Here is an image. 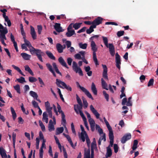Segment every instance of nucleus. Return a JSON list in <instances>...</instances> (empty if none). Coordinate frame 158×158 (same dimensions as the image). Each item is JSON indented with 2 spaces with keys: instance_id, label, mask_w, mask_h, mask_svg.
<instances>
[{
  "instance_id": "24",
  "label": "nucleus",
  "mask_w": 158,
  "mask_h": 158,
  "mask_svg": "<svg viewBox=\"0 0 158 158\" xmlns=\"http://www.w3.org/2000/svg\"><path fill=\"white\" fill-rule=\"evenodd\" d=\"M62 47V45L60 43H57L56 44V48L59 53H61L63 52Z\"/></svg>"
},
{
  "instance_id": "17",
  "label": "nucleus",
  "mask_w": 158,
  "mask_h": 158,
  "mask_svg": "<svg viewBox=\"0 0 158 158\" xmlns=\"http://www.w3.org/2000/svg\"><path fill=\"white\" fill-rule=\"evenodd\" d=\"M54 28L56 31L58 32L63 31L62 27L60 26V23H56L54 26Z\"/></svg>"
},
{
  "instance_id": "51",
  "label": "nucleus",
  "mask_w": 158,
  "mask_h": 158,
  "mask_svg": "<svg viewBox=\"0 0 158 158\" xmlns=\"http://www.w3.org/2000/svg\"><path fill=\"white\" fill-rule=\"evenodd\" d=\"M103 95L104 96V97H105V99H106V101L108 102L109 101V94H107L106 93V92L105 90H104L103 91Z\"/></svg>"
},
{
  "instance_id": "19",
  "label": "nucleus",
  "mask_w": 158,
  "mask_h": 158,
  "mask_svg": "<svg viewBox=\"0 0 158 158\" xmlns=\"http://www.w3.org/2000/svg\"><path fill=\"white\" fill-rule=\"evenodd\" d=\"M112 155V151L110 146L106 148V153L105 155L106 158L110 157Z\"/></svg>"
},
{
  "instance_id": "45",
  "label": "nucleus",
  "mask_w": 158,
  "mask_h": 158,
  "mask_svg": "<svg viewBox=\"0 0 158 158\" xmlns=\"http://www.w3.org/2000/svg\"><path fill=\"white\" fill-rule=\"evenodd\" d=\"M79 46L81 48L86 49L87 46V44L86 43L83 44L82 43H80L79 44Z\"/></svg>"
},
{
  "instance_id": "18",
  "label": "nucleus",
  "mask_w": 158,
  "mask_h": 158,
  "mask_svg": "<svg viewBox=\"0 0 158 158\" xmlns=\"http://www.w3.org/2000/svg\"><path fill=\"white\" fill-rule=\"evenodd\" d=\"M31 27V35L32 38L33 40H35L36 39L37 35L34 28L31 26H30Z\"/></svg>"
},
{
  "instance_id": "11",
  "label": "nucleus",
  "mask_w": 158,
  "mask_h": 158,
  "mask_svg": "<svg viewBox=\"0 0 158 158\" xmlns=\"http://www.w3.org/2000/svg\"><path fill=\"white\" fill-rule=\"evenodd\" d=\"M102 66L103 69L102 72V77L106 80H108V78L107 74V68L105 64H102Z\"/></svg>"
},
{
  "instance_id": "7",
  "label": "nucleus",
  "mask_w": 158,
  "mask_h": 158,
  "mask_svg": "<svg viewBox=\"0 0 158 158\" xmlns=\"http://www.w3.org/2000/svg\"><path fill=\"white\" fill-rule=\"evenodd\" d=\"M121 60L120 56L118 52L115 54V62L116 67L119 69H120V65L121 64Z\"/></svg>"
},
{
  "instance_id": "44",
  "label": "nucleus",
  "mask_w": 158,
  "mask_h": 158,
  "mask_svg": "<svg viewBox=\"0 0 158 158\" xmlns=\"http://www.w3.org/2000/svg\"><path fill=\"white\" fill-rule=\"evenodd\" d=\"M34 98H38V95L36 93L32 91H31L29 93Z\"/></svg>"
},
{
  "instance_id": "23",
  "label": "nucleus",
  "mask_w": 158,
  "mask_h": 158,
  "mask_svg": "<svg viewBox=\"0 0 158 158\" xmlns=\"http://www.w3.org/2000/svg\"><path fill=\"white\" fill-rule=\"evenodd\" d=\"M104 122L106 123V124L107 127V128L109 131V133L113 132V130H112L111 127L110 125L108 122L107 121L105 117L103 118Z\"/></svg>"
},
{
  "instance_id": "42",
  "label": "nucleus",
  "mask_w": 158,
  "mask_h": 158,
  "mask_svg": "<svg viewBox=\"0 0 158 158\" xmlns=\"http://www.w3.org/2000/svg\"><path fill=\"white\" fill-rule=\"evenodd\" d=\"M14 88L18 93L19 94L21 93L20 87L19 85L17 84L14 86Z\"/></svg>"
},
{
  "instance_id": "38",
  "label": "nucleus",
  "mask_w": 158,
  "mask_h": 158,
  "mask_svg": "<svg viewBox=\"0 0 158 158\" xmlns=\"http://www.w3.org/2000/svg\"><path fill=\"white\" fill-rule=\"evenodd\" d=\"M81 24V23H77L74 24L73 23V27L74 28L75 30H77L80 27Z\"/></svg>"
},
{
  "instance_id": "33",
  "label": "nucleus",
  "mask_w": 158,
  "mask_h": 158,
  "mask_svg": "<svg viewBox=\"0 0 158 158\" xmlns=\"http://www.w3.org/2000/svg\"><path fill=\"white\" fill-rule=\"evenodd\" d=\"M10 109L13 119L14 120H15L17 117L16 114L14 109L12 107H10Z\"/></svg>"
},
{
  "instance_id": "57",
  "label": "nucleus",
  "mask_w": 158,
  "mask_h": 158,
  "mask_svg": "<svg viewBox=\"0 0 158 158\" xmlns=\"http://www.w3.org/2000/svg\"><path fill=\"white\" fill-rule=\"evenodd\" d=\"M154 80L153 78H152L148 82V86H150L152 85H153Z\"/></svg>"
},
{
  "instance_id": "1",
  "label": "nucleus",
  "mask_w": 158,
  "mask_h": 158,
  "mask_svg": "<svg viewBox=\"0 0 158 158\" xmlns=\"http://www.w3.org/2000/svg\"><path fill=\"white\" fill-rule=\"evenodd\" d=\"M24 41L25 44L30 48L29 51L32 55L36 54L39 60L41 62H43L42 56L45 55V53L41 51L40 49H35L31 45L30 42L28 40H27L26 38L24 39Z\"/></svg>"
},
{
  "instance_id": "25",
  "label": "nucleus",
  "mask_w": 158,
  "mask_h": 158,
  "mask_svg": "<svg viewBox=\"0 0 158 158\" xmlns=\"http://www.w3.org/2000/svg\"><path fill=\"white\" fill-rule=\"evenodd\" d=\"M91 89L94 94L97 95V90L96 87L95 85L94 82L92 83L91 86Z\"/></svg>"
},
{
  "instance_id": "16",
  "label": "nucleus",
  "mask_w": 158,
  "mask_h": 158,
  "mask_svg": "<svg viewBox=\"0 0 158 158\" xmlns=\"http://www.w3.org/2000/svg\"><path fill=\"white\" fill-rule=\"evenodd\" d=\"M82 104H77L76 105H76H74V110L76 113L77 114H79V112L80 111H81L82 109Z\"/></svg>"
},
{
  "instance_id": "28",
  "label": "nucleus",
  "mask_w": 158,
  "mask_h": 158,
  "mask_svg": "<svg viewBox=\"0 0 158 158\" xmlns=\"http://www.w3.org/2000/svg\"><path fill=\"white\" fill-rule=\"evenodd\" d=\"M96 27H95V26L94 25H91L89 29H87L86 31V33L88 34H90L92 32L94 31V28H96Z\"/></svg>"
},
{
  "instance_id": "47",
  "label": "nucleus",
  "mask_w": 158,
  "mask_h": 158,
  "mask_svg": "<svg viewBox=\"0 0 158 158\" xmlns=\"http://www.w3.org/2000/svg\"><path fill=\"white\" fill-rule=\"evenodd\" d=\"M82 99L83 103V108L84 109H86L88 106V103L85 99L84 98H82Z\"/></svg>"
},
{
  "instance_id": "21",
  "label": "nucleus",
  "mask_w": 158,
  "mask_h": 158,
  "mask_svg": "<svg viewBox=\"0 0 158 158\" xmlns=\"http://www.w3.org/2000/svg\"><path fill=\"white\" fill-rule=\"evenodd\" d=\"M21 55L23 59L26 60H29L31 57V56L30 55L25 52L21 53Z\"/></svg>"
},
{
  "instance_id": "26",
  "label": "nucleus",
  "mask_w": 158,
  "mask_h": 158,
  "mask_svg": "<svg viewBox=\"0 0 158 158\" xmlns=\"http://www.w3.org/2000/svg\"><path fill=\"white\" fill-rule=\"evenodd\" d=\"M67 32L66 33V35L68 37H70L74 35H76L75 31L74 30H67Z\"/></svg>"
},
{
  "instance_id": "6",
  "label": "nucleus",
  "mask_w": 158,
  "mask_h": 158,
  "mask_svg": "<svg viewBox=\"0 0 158 158\" xmlns=\"http://www.w3.org/2000/svg\"><path fill=\"white\" fill-rule=\"evenodd\" d=\"M45 105L46 110L48 114L49 117L52 118V107H51L50 104L48 101H47L45 102Z\"/></svg>"
},
{
  "instance_id": "53",
  "label": "nucleus",
  "mask_w": 158,
  "mask_h": 158,
  "mask_svg": "<svg viewBox=\"0 0 158 158\" xmlns=\"http://www.w3.org/2000/svg\"><path fill=\"white\" fill-rule=\"evenodd\" d=\"M46 66L47 67L48 69L50 72L53 70L52 65L50 64L47 63L46 64Z\"/></svg>"
},
{
  "instance_id": "22",
  "label": "nucleus",
  "mask_w": 158,
  "mask_h": 158,
  "mask_svg": "<svg viewBox=\"0 0 158 158\" xmlns=\"http://www.w3.org/2000/svg\"><path fill=\"white\" fill-rule=\"evenodd\" d=\"M48 130L50 131H54L55 130L54 126L53 124V122L52 120L49 121L48 125Z\"/></svg>"
},
{
  "instance_id": "9",
  "label": "nucleus",
  "mask_w": 158,
  "mask_h": 158,
  "mask_svg": "<svg viewBox=\"0 0 158 158\" xmlns=\"http://www.w3.org/2000/svg\"><path fill=\"white\" fill-rule=\"evenodd\" d=\"M103 20L102 18L100 17H98L93 21V25L95 26L96 27V26L102 23Z\"/></svg>"
},
{
  "instance_id": "31",
  "label": "nucleus",
  "mask_w": 158,
  "mask_h": 158,
  "mask_svg": "<svg viewBox=\"0 0 158 158\" xmlns=\"http://www.w3.org/2000/svg\"><path fill=\"white\" fill-rule=\"evenodd\" d=\"M43 120L46 123H48V115L46 112H44L43 113Z\"/></svg>"
},
{
  "instance_id": "8",
  "label": "nucleus",
  "mask_w": 158,
  "mask_h": 158,
  "mask_svg": "<svg viewBox=\"0 0 158 158\" xmlns=\"http://www.w3.org/2000/svg\"><path fill=\"white\" fill-rule=\"evenodd\" d=\"M0 155L2 158H10V156L8 155L7 156L5 150L2 147H0Z\"/></svg>"
},
{
  "instance_id": "43",
  "label": "nucleus",
  "mask_w": 158,
  "mask_h": 158,
  "mask_svg": "<svg viewBox=\"0 0 158 158\" xmlns=\"http://www.w3.org/2000/svg\"><path fill=\"white\" fill-rule=\"evenodd\" d=\"M13 144L14 148H15V143L16 140V134L14 132L12 133Z\"/></svg>"
},
{
  "instance_id": "39",
  "label": "nucleus",
  "mask_w": 158,
  "mask_h": 158,
  "mask_svg": "<svg viewBox=\"0 0 158 158\" xmlns=\"http://www.w3.org/2000/svg\"><path fill=\"white\" fill-rule=\"evenodd\" d=\"M93 58L96 65H98L99 64L98 62V60L97 58L96 52L93 53Z\"/></svg>"
},
{
  "instance_id": "34",
  "label": "nucleus",
  "mask_w": 158,
  "mask_h": 158,
  "mask_svg": "<svg viewBox=\"0 0 158 158\" xmlns=\"http://www.w3.org/2000/svg\"><path fill=\"white\" fill-rule=\"evenodd\" d=\"M64 130V128L63 127H58L56 130V134L58 135L62 133Z\"/></svg>"
},
{
  "instance_id": "56",
  "label": "nucleus",
  "mask_w": 158,
  "mask_h": 158,
  "mask_svg": "<svg viewBox=\"0 0 158 158\" xmlns=\"http://www.w3.org/2000/svg\"><path fill=\"white\" fill-rule=\"evenodd\" d=\"M99 36V35H96L94 36H91L89 39V40L90 41H94V39H96L97 40H98V38Z\"/></svg>"
},
{
  "instance_id": "27",
  "label": "nucleus",
  "mask_w": 158,
  "mask_h": 158,
  "mask_svg": "<svg viewBox=\"0 0 158 158\" xmlns=\"http://www.w3.org/2000/svg\"><path fill=\"white\" fill-rule=\"evenodd\" d=\"M101 83L102 88L106 90H108V89L107 88V85L102 78L101 79Z\"/></svg>"
},
{
  "instance_id": "32",
  "label": "nucleus",
  "mask_w": 158,
  "mask_h": 158,
  "mask_svg": "<svg viewBox=\"0 0 158 158\" xmlns=\"http://www.w3.org/2000/svg\"><path fill=\"white\" fill-rule=\"evenodd\" d=\"M65 117V116L64 114L61 115V124L64 127H65V125L66 124V121Z\"/></svg>"
},
{
  "instance_id": "3",
  "label": "nucleus",
  "mask_w": 158,
  "mask_h": 158,
  "mask_svg": "<svg viewBox=\"0 0 158 158\" xmlns=\"http://www.w3.org/2000/svg\"><path fill=\"white\" fill-rule=\"evenodd\" d=\"M56 84L58 87L61 88L63 89L65 88L67 90L70 91H72V88L69 85H67L65 82L61 81L60 79H56Z\"/></svg>"
},
{
  "instance_id": "62",
  "label": "nucleus",
  "mask_w": 158,
  "mask_h": 158,
  "mask_svg": "<svg viewBox=\"0 0 158 158\" xmlns=\"http://www.w3.org/2000/svg\"><path fill=\"white\" fill-rule=\"evenodd\" d=\"M36 147L37 149H38L39 148V144L40 143V139H39L37 138L36 139Z\"/></svg>"
},
{
  "instance_id": "2",
  "label": "nucleus",
  "mask_w": 158,
  "mask_h": 158,
  "mask_svg": "<svg viewBox=\"0 0 158 158\" xmlns=\"http://www.w3.org/2000/svg\"><path fill=\"white\" fill-rule=\"evenodd\" d=\"M102 38L103 39V42L105 46L109 48V52L111 55L113 56L115 54V48L112 44H109L108 45V40L107 38L106 37L102 36Z\"/></svg>"
},
{
  "instance_id": "54",
  "label": "nucleus",
  "mask_w": 158,
  "mask_h": 158,
  "mask_svg": "<svg viewBox=\"0 0 158 158\" xmlns=\"http://www.w3.org/2000/svg\"><path fill=\"white\" fill-rule=\"evenodd\" d=\"M37 80V79L34 77H29V81L31 82H35Z\"/></svg>"
},
{
  "instance_id": "5",
  "label": "nucleus",
  "mask_w": 158,
  "mask_h": 158,
  "mask_svg": "<svg viewBox=\"0 0 158 158\" xmlns=\"http://www.w3.org/2000/svg\"><path fill=\"white\" fill-rule=\"evenodd\" d=\"M77 86L79 87L81 89L83 92L89 98H91L92 100H93L94 98L92 97V95L89 93V92L84 87L81 86L79 84V83L77 82Z\"/></svg>"
},
{
  "instance_id": "49",
  "label": "nucleus",
  "mask_w": 158,
  "mask_h": 158,
  "mask_svg": "<svg viewBox=\"0 0 158 158\" xmlns=\"http://www.w3.org/2000/svg\"><path fill=\"white\" fill-rule=\"evenodd\" d=\"M79 138L83 142H85V133L81 132V133L80 136Z\"/></svg>"
},
{
  "instance_id": "48",
  "label": "nucleus",
  "mask_w": 158,
  "mask_h": 158,
  "mask_svg": "<svg viewBox=\"0 0 158 158\" xmlns=\"http://www.w3.org/2000/svg\"><path fill=\"white\" fill-rule=\"evenodd\" d=\"M39 125L42 131H45V127L42 122L41 120H39Z\"/></svg>"
},
{
  "instance_id": "60",
  "label": "nucleus",
  "mask_w": 158,
  "mask_h": 158,
  "mask_svg": "<svg viewBox=\"0 0 158 158\" xmlns=\"http://www.w3.org/2000/svg\"><path fill=\"white\" fill-rule=\"evenodd\" d=\"M38 33L40 34L42 30V27L41 25H40L37 26Z\"/></svg>"
},
{
  "instance_id": "61",
  "label": "nucleus",
  "mask_w": 158,
  "mask_h": 158,
  "mask_svg": "<svg viewBox=\"0 0 158 158\" xmlns=\"http://www.w3.org/2000/svg\"><path fill=\"white\" fill-rule=\"evenodd\" d=\"M87 144H90V141L87 134L85 135Z\"/></svg>"
},
{
  "instance_id": "15",
  "label": "nucleus",
  "mask_w": 158,
  "mask_h": 158,
  "mask_svg": "<svg viewBox=\"0 0 158 158\" xmlns=\"http://www.w3.org/2000/svg\"><path fill=\"white\" fill-rule=\"evenodd\" d=\"M58 60L60 63L64 67L67 69L69 68L66 62L61 56L58 59Z\"/></svg>"
},
{
  "instance_id": "40",
  "label": "nucleus",
  "mask_w": 158,
  "mask_h": 158,
  "mask_svg": "<svg viewBox=\"0 0 158 158\" xmlns=\"http://www.w3.org/2000/svg\"><path fill=\"white\" fill-rule=\"evenodd\" d=\"M138 144V141L135 139L134 140L133 144L132 147V149L133 150H135L137 148V145Z\"/></svg>"
},
{
  "instance_id": "52",
  "label": "nucleus",
  "mask_w": 158,
  "mask_h": 158,
  "mask_svg": "<svg viewBox=\"0 0 158 158\" xmlns=\"http://www.w3.org/2000/svg\"><path fill=\"white\" fill-rule=\"evenodd\" d=\"M57 108L58 109V112L59 113H60L61 115H63V114H64V112L61 110V108L60 106L58 103H57Z\"/></svg>"
},
{
  "instance_id": "59",
  "label": "nucleus",
  "mask_w": 158,
  "mask_h": 158,
  "mask_svg": "<svg viewBox=\"0 0 158 158\" xmlns=\"http://www.w3.org/2000/svg\"><path fill=\"white\" fill-rule=\"evenodd\" d=\"M114 152L117 153L118 151V147L117 144H114Z\"/></svg>"
},
{
  "instance_id": "30",
  "label": "nucleus",
  "mask_w": 158,
  "mask_h": 158,
  "mask_svg": "<svg viewBox=\"0 0 158 158\" xmlns=\"http://www.w3.org/2000/svg\"><path fill=\"white\" fill-rule=\"evenodd\" d=\"M46 53L47 55V56H48V57L51 59L55 60L56 59L55 57L54 56L53 54L51 52L48 51H47L46 52Z\"/></svg>"
},
{
  "instance_id": "41",
  "label": "nucleus",
  "mask_w": 158,
  "mask_h": 158,
  "mask_svg": "<svg viewBox=\"0 0 158 158\" xmlns=\"http://www.w3.org/2000/svg\"><path fill=\"white\" fill-rule=\"evenodd\" d=\"M84 158H90V150L89 149L85 152Z\"/></svg>"
},
{
  "instance_id": "4",
  "label": "nucleus",
  "mask_w": 158,
  "mask_h": 158,
  "mask_svg": "<svg viewBox=\"0 0 158 158\" xmlns=\"http://www.w3.org/2000/svg\"><path fill=\"white\" fill-rule=\"evenodd\" d=\"M72 67L73 70L76 73H78L80 76H83V72L81 69L80 67L78 66L77 64L75 61H73V62Z\"/></svg>"
},
{
  "instance_id": "58",
  "label": "nucleus",
  "mask_w": 158,
  "mask_h": 158,
  "mask_svg": "<svg viewBox=\"0 0 158 158\" xmlns=\"http://www.w3.org/2000/svg\"><path fill=\"white\" fill-rule=\"evenodd\" d=\"M124 33V31H118L117 33V35L118 37H120L123 35Z\"/></svg>"
},
{
  "instance_id": "12",
  "label": "nucleus",
  "mask_w": 158,
  "mask_h": 158,
  "mask_svg": "<svg viewBox=\"0 0 158 158\" xmlns=\"http://www.w3.org/2000/svg\"><path fill=\"white\" fill-rule=\"evenodd\" d=\"M97 148V145L95 141H93L91 144V158H94V149Z\"/></svg>"
},
{
  "instance_id": "14",
  "label": "nucleus",
  "mask_w": 158,
  "mask_h": 158,
  "mask_svg": "<svg viewBox=\"0 0 158 158\" xmlns=\"http://www.w3.org/2000/svg\"><path fill=\"white\" fill-rule=\"evenodd\" d=\"M90 110L95 116L96 118L97 119L98 118L100 115L97 112V110L95 109L92 105H91L90 106Z\"/></svg>"
},
{
  "instance_id": "64",
  "label": "nucleus",
  "mask_w": 158,
  "mask_h": 158,
  "mask_svg": "<svg viewBox=\"0 0 158 158\" xmlns=\"http://www.w3.org/2000/svg\"><path fill=\"white\" fill-rule=\"evenodd\" d=\"M73 61V59L70 57H68L67 59V62L69 65H71Z\"/></svg>"
},
{
  "instance_id": "55",
  "label": "nucleus",
  "mask_w": 158,
  "mask_h": 158,
  "mask_svg": "<svg viewBox=\"0 0 158 158\" xmlns=\"http://www.w3.org/2000/svg\"><path fill=\"white\" fill-rule=\"evenodd\" d=\"M57 89L58 90V93H59V95L60 96V98H61V100L63 102H64V99L63 97V95L62 94L60 90V89L58 88Z\"/></svg>"
},
{
  "instance_id": "46",
  "label": "nucleus",
  "mask_w": 158,
  "mask_h": 158,
  "mask_svg": "<svg viewBox=\"0 0 158 158\" xmlns=\"http://www.w3.org/2000/svg\"><path fill=\"white\" fill-rule=\"evenodd\" d=\"M18 81L21 83H23L24 82H25V79L24 77H21L17 79L15 81Z\"/></svg>"
},
{
  "instance_id": "63",
  "label": "nucleus",
  "mask_w": 158,
  "mask_h": 158,
  "mask_svg": "<svg viewBox=\"0 0 158 158\" xmlns=\"http://www.w3.org/2000/svg\"><path fill=\"white\" fill-rule=\"evenodd\" d=\"M63 152L64 153V158H68V155L67 153L66 152V150L65 149L64 147H63Z\"/></svg>"
},
{
  "instance_id": "37",
  "label": "nucleus",
  "mask_w": 158,
  "mask_h": 158,
  "mask_svg": "<svg viewBox=\"0 0 158 158\" xmlns=\"http://www.w3.org/2000/svg\"><path fill=\"white\" fill-rule=\"evenodd\" d=\"M24 67L25 71L28 72L31 75H34L33 72L28 65H26Z\"/></svg>"
},
{
  "instance_id": "29",
  "label": "nucleus",
  "mask_w": 158,
  "mask_h": 158,
  "mask_svg": "<svg viewBox=\"0 0 158 158\" xmlns=\"http://www.w3.org/2000/svg\"><path fill=\"white\" fill-rule=\"evenodd\" d=\"M2 30H0V35H4L6 34L8 32V30L6 27L4 28Z\"/></svg>"
},
{
  "instance_id": "35",
  "label": "nucleus",
  "mask_w": 158,
  "mask_h": 158,
  "mask_svg": "<svg viewBox=\"0 0 158 158\" xmlns=\"http://www.w3.org/2000/svg\"><path fill=\"white\" fill-rule=\"evenodd\" d=\"M12 66L16 70L18 71L21 75H22L25 76V75H24L22 72L21 69L19 68L18 67L14 65H12Z\"/></svg>"
},
{
  "instance_id": "10",
  "label": "nucleus",
  "mask_w": 158,
  "mask_h": 158,
  "mask_svg": "<svg viewBox=\"0 0 158 158\" xmlns=\"http://www.w3.org/2000/svg\"><path fill=\"white\" fill-rule=\"evenodd\" d=\"M131 136L130 133L124 135L121 138V141L123 143H125L128 140L131 138Z\"/></svg>"
},
{
  "instance_id": "50",
  "label": "nucleus",
  "mask_w": 158,
  "mask_h": 158,
  "mask_svg": "<svg viewBox=\"0 0 158 158\" xmlns=\"http://www.w3.org/2000/svg\"><path fill=\"white\" fill-rule=\"evenodd\" d=\"M131 98H132L131 97H130L128 98L127 103L126 104L127 106H132V102L131 100Z\"/></svg>"
},
{
  "instance_id": "20",
  "label": "nucleus",
  "mask_w": 158,
  "mask_h": 158,
  "mask_svg": "<svg viewBox=\"0 0 158 158\" xmlns=\"http://www.w3.org/2000/svg\"><path fill=\"white\" fill-rule=\"evenodd\" d=\"M90 46L91 49L93 51V53L96 52L97 51V46L94 41H91Z\"/></svg>"
},
{
  "instance_id": "36",
  "label": "nucleus",
  "mask_w": 158,
  "mask_h": 158,
  "mask_svg": "<svg viewBox=\"0 0 158 158\" xmlns=\"http://www.w3.org/2000/svg\"><path fill=\"white\" fill-rule=\"evenodd\" d=\"M12 66L16 70L18 71L21 75H22L25 76V75H24L22 72L21 69L19 68L18 67L14 65H12Z\"/></svg>"
},
{
  "instance_id": "13",
  "label": "nucleus",
  "mask_w": 158,
  "mask_h": 158,
  "mask_svg": "<svg viewBox=\"0 0 158 158\" xmlns=\"http://www.w3.org/2000/svg\"><path fill=\"white\" fill-rule=\"evenodd\" d=\"M109 139L110 141V144L108 146H110V148L112 147L114 144V136L113 133H109Z\"/></svg>"
}]
</instances>
